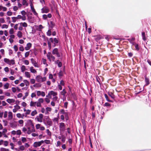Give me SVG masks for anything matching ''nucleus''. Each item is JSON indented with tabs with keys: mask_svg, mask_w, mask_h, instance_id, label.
I'll use <instances>...</instances> for the list:
<instances>
[{
	"mask_svg": "<svg viewBox=\"0 0 151 151\" xmlns=\"http://www.w3.org/2000/svg\"><path fill=\"white\" fill-rule=\"evenodd\" d=\"M35 79L37 82L41 83L45 81L47 78L46 77H42L41 76L38 75L36 76Z\"/></svg>",
	"mask_w": 151,
	"mask_h": 151,
	"instance_id": "nucleus-1",
	"label": "nucleus"
},
{
	"mask_svg": "<svg viewBox=\"0 0 151 151\" xmlns=\"http://www.w3.org/2000/svg\"><path fill=\"white\" fill-rule=\"evenodd\" d=\"M53 55H56L58 58H60L62 56V53L61 52H59L58 49L57 48L54 49L52 52Z\"/></svg>",
	"mask_w": 151,
	"mask_h": 151,
	"instance_id": "nucleus-2",
	"label": "nucleus"
},
{
	"mask_svg": "<svg viewBox=\"0 0 151 151\" xmlns=\"http://www.w3.org/2000/svg\"><path fill=\"white\" fill-rule=\"evenodd\" d=\"M47 57L50 62L54 61L55 59V57L53 55L52 53L50 52L47 53Z\"/></svg>",
	"mask_w": 151,
	"mask_h": 151,
	"instance_id": "nucleus-3",
	"label": "nucleus"
},
{
	"mask_svg": "<svg viewBox=\"0 0 151 151\" xmlns=\"http://www.w3.org/2000/svg\"><path fill=\"white\" fill-rule=\"evenodd\" d=\"M4 60L5 63L10 65H13L15 63V60L13 59L9 60L7 58H4Z\"/></svg>",
	"mask_w": 151,
	"mask_h": 151,
	"instance_id": "nucleus-4",
	"label": "nucleus"
},
{
	"mask_svg": "<svg viewBox=\"0 0 151 151\" xmlns=\"http://www.w3.org/2000/svg\"><path fill=\"white\" fill-rule=\"evenodd\" d=\"M19 26L18 27L19 30L22 31L23 30V27L25 28L27 27V24L26 22H21L19 23Z\"/></svg>",
	"mask_w": 151,
	"mask_h": 151,
	"instance_id": "nucleus-5",
	"label": "nucleus"
},
{
	"mask_svg": "<svg viewBox=\"0 0 151 151\" xmlns=\"http://www.w3.org/2000/svg\"><path fill=\"white\" fill-rule=\"evenodd\" d=\"M7 131V129L6 128L3 129L2 132L0 131V138L2 137L6 138L8 137V136L6 134Z\"/></svg>",
	"mask_w": 151,
	"mask_h": 151,
	"instance_id": "nucleus-6",
	"label": "nucleus"
},
{
	"mask_svg": "<svg viewBox=\"0 0 151 151\" xmlns=\"http://www.w3.org/2000/svg\"><path fill=\"white\" fill-rule=\"evenodd\" d=\"M57 94L58 93L57 92L51 91L48 92L47 95H46V97L51 98L52 96L53 97L55 96H56Z\"/></svg>",
	"mask_w": 151,
	"mask_h": 151,
	"instance_id": "nucleus-7",
	"label": "nucleus"
},
{
	"mask_svg": "<svg viewBox=\"0 0 151 151\" xmlns=\"http://www.w3.org/2000/svg\"><path fill=\"white\" fill-rule=\"evenodd\" d=\"M59 130L60 132H63L65 129V125L64 123L63 122H61L59 123Z\"/></svg>",
	"mask_w": 151,
	"mask_h": 151,
	"instance_id": "nucleus-8",
	"label": "nucleus"
},
{
	"mask_svg": "<svg viewBox=\"0 0 151 151\" xmlns=\"http://www.w3.org/2000/svg\"><path fill=\"white\" fill-rule=\"evenodd\" d=\"M44 142L43 140H41L39 142H36L33 144V146L35 148L40 146Z\"/></svg>",
	"mask_w": 151,
	"mask_h": 151,
	"instance_id": "nucleus-9",
	"label": "nucleus"
},
{
	"mask_svg": "<svg viewBox=\"0 0 151 151\" xmlns=\"http://www.w3.org/2000/svg\"><path fill=\"white\" fill-rule=\"evenodd\" d=\"M43 117V115L42 114H40L38 116H37L35 118L36 120L39 122H42V119Z\"/></svg>",
	"mask_w": 151,
	"mask_h": 151,
	"instance_id": "nucleus-10",
	"label": "nucleus"
},
{
	"mask_svg": "<svg viewBox=\"0 0 151 151\" xmlns=\"http://www.w3.org/2000/svg\"><path fill=\"white\" fill-rule=\"evenodd\" d=\"M21 133L22 132L20 130H18L17 131L13 130L11 132V135H14L16 134L20 135L21 134Z\"/></svg>",
	"mask_w": 151,
	"mask_h": 151,
	"instance_id": "nucleus-11",
	"label": "nucleus"
},
{
	"mask_svg": "<svg viewBox=\"0 0 151 151\" xmlns=\"http://www.w3.org/2000/svg\"><path fill=\"white\" fill-rule=\"evenodd\" d=\"M27 123L32 128V132H35V130L34 128V125L33 124L32 121L30 120H29L28 121Z\"/></svg>",
	"mask_w": 151,
	"mask_h": 151,
	"instance_id": "nucleus-12",
	"label": "nucleus"
},
{
	"mask_svg": "<svg viewBox=\"0 0 151 151\" xmlns=\"http://www.w3.org/2000/svg\"><path fill=\"white\" fill-rule=\"evenodd\" d=\"M36 128L37 129H40L41 131H44L45 129V127L41 125L40 124H37L35 125Z\"/></svg>",
	"mask_w": 151,
	"mask_h": 151,
	"instance_id": "nucleus-13",
	"label": "nucleus"
},
{
	"mask_svg": "<svg viewBox=\"0 0 151 151\" xmlns=\"http://www.w3.org/2000/svg\"><path fill=\"white\" fill-rule=\"evenodd\" d=\"M35 92L37 96H41L42 97H44L45 96V94L44 91H37Z\"/></svg>",
	"mask_w": 151,
	"mask_h": 151,
	"instance_id": "nucleus-14",
	"label": "nucleus"
},
{
	"mask_svg": "<svg viewBox=\"0 0 151 151\" xmlns=\"http://www.w3.org/2000/svg\"><path fill=\"white\" fill-rule=\"evenodd\" d=\"M49 11V9L48 8L46 7H44L42 9H41V12L42 13H47Z\"/></svg>",
	"mask_w": 151,
	"mask_h": 151,
	"instance_id": "nucleus-15",
	"label": "nucleus"
},
{
	"mask_svg": "<svg viewBox=\"0 0 151 151\" xmlns=\"http://www.w3.org/2000/svg\"><path fill=\"white\" fill-rule=\"evenodd\" d=\"M47 41L48 47L49 49H50L51 48V43H54V39L52 38H50Z\"/></svg>",
	"mask_w": 151,
	"mask_h": 151,
	"instance_id": "nucleus-16",
	"label": "nucleus"
},
{
	"mask_svg": "<svg viewBox=\"0 0 151 151\" xmlns=\"http://www.w3.org/2000/svg\"><path fill=\"white\" fill-rule=\"evenodd\" d=\"M47 118L46 119V122L47 124L49 126H51L52 124V122L51 119H50L49 117L47 116Z\"/></svg>",
	"mask_w": 151,
	"mask_h": 151,
	"instance_id": "nucleus-17",
	"label": "nucleus"
},
{
	"mask_svg": "<svg viewBox=\"0 0 151 151\" xmlns=\"http://www.w3.org/2000/svg\"><path fill=\"white\" fill-rule=\"evenodd\" d=\"M6 101L9 104H13L15 103V100L14 99H6Z\"/></svg>",
	"mask_w": 151,
	"mask_h": 151,
	"instance_id": "nucleus-18",
	"label": "nucleus"
},
{
	"mask_svg": "<svg viewBox=\"0 0 151 151\" xmlns=\"http://www.w3.org/2000/svg\"><path fill=\"white\" fill-rule=\"evenodd\" d=\"M34 27L36 29L39 31H41L42 29L43 28V27L41 25H40L39 26L35 25Z\"/></svg>",
	"mask_w": 151,
	"mask_h": 151,
	"instance_id": "nucleus-19",
	"label": "nucleus"
},
{
	"mask_svg": "<svg viewBox=\"0 0 151 151\" xmlns=\"http://www.w3.org/2000/svg\"><path fill=\"white\" fill-rule=\"evenodd\" d=\"M29 70L30 72L32 73L36 74L37 73L36 70L33 66H31L29 68Z\"/></svg>",
	"mask_w": 151,
	"mask_h": 151,
	"instance_id": "nucleus-20",
	"label": "nucleus"
},
{
	"mask_svg": "<svg viewBox=\"0 0 151 151\" xmlns=\"http://www.w3.org/2000/svg\"><path fill=\"white\" fill-rule=\"evenodd\" d=\"M32 44L30 43H27L26 46L25 47V49L26 50H28L30 49L32 47Z\"/></svg>",
	"mask_w": 151,
	"mask_h": 151,
	"instance_id": "nucleus-21",
	"label": "nucleus"
},
{
	"mask_svg": "<svg viewBox=\"0 0 151 151\" xmlns=\"http://www.w3.org/2000/svg\"><path fill=\"white\" fill-rule=\"evenodd\" d=\"M14 108L13 109V111L14 113L16 112L20 108V106L17 105L14 106Z\"/></svg>",
	"mask_w": 151,
	"mask_h": 151,
	"instance_id": "nucleus-22",
	"label": "nucleus"
},
{
	"mask_svg": "<svg viewBox=\"0 0 151 151\" xmlns=\"http://www.w3.org/2000/svg\"><path fill=\"white\" fill-rule=\"evenodd\" d=\"M17 17V19H22L23 21L25 20L26 19V17H23L22 16L20 15H18Z\"/></svg>",
	"mask_w": 151,
	"mask_h": 151,
	"instance_id": "nucleus-23",
	"label": "nucleus"
},
{
	"mask_svg": "<svg viewBox=\"0 0 151 151\" xmlns=\"http://www.w3.org/2000/svg\"><path fill=\"white\" fill-rule=\"evenodd\" d=\"M22 5L25 6H27L29 5V3L27 2L26 0H22Z\"/></svg>",
	"mask_w": 151,
	"mask_h": 151,
	"instance_id": "nucleus-24",
	"label": "nucleus"
},
{
	"mask_svg": "<svg viewBox=\"0 0 151 151\" xmlns=\"http://www.w3.org/2000/svg\"><path fill=\"white\" fill-rule=\"evenodd\" d=\"M21 31L19 30L17 32V36L19 38H22L23 36L22 33Z\"/></svg>",
	"mask_w": 151,
	"mask_h": 151,
	"instance_id": "nucleus-25",
	"label": "nucleus"
},
{
	"mask_svg": "<svg viewBox=\"0 0 151 151\" xmlns=\"http://www.w3.org/2000/svg\"><path fill=\"white\" fill-rule=\"evenodd\" d=\"M24 75L25 77L27 78H29L31 77V74L28 71L25 72Z\"/></svg>",
	"mask_w": 151,
	"mask_h": 151,
	"instance_id": "nucleus-26",
	"label": "nucleus"
},
{
	"mask_svg": "<svg viewBox=\"0 0 151 151\" xmlns=\"http://www.w3.org/2000/svg\"><path fill=\"white\" fill-rule=\"evenodd\" d=\"M8 117L9 119H12L13 117V114L12 112L9 111L8 113Z\"/></svg>",
	"mask_w": 151,
	"mask_h": 151,
	"instance_id": "nucleus-27",
	"label": "nucleus"
},
{
	"mask_svg": "<svg viewBox=\"0 0 151 151\" xmlns=\"http://www.w3.org/2000/svg\"><path fill=\"white\" fill-rule=\"evenodd\" d=\"M45 114H49V112H50L52 110V109L50 107H47L46 108Z\"/></svg>",
	"mask_w": 151,
	"mask_h": 151,
	"instance_id": "nucleus-28",
	"label": "nucleus"
},
{
	"mask_svg": "<svg viewBox=\"0 0 151 151\" xmlns=\"http://www.w3.org/2000/svg\"><path fill=\"white\" fill-rule=\"evenodd\" d=\"M132 45H134L135 47V49L136 50H138L139 49V45L138 44L136 43H132Z\"/></svg>",
	"mask_w": 151,
	"mask_h": 151,
	"instance_id": "nucleus-29",
	"label": "nucleus"
},
{
	"mask_svg": "<svg viewBox=\"0 0 151 151\" xmlns=\"http://www.w3.org/2000/svg\"><path fill=\"white\" fill-rule=\"evenodd\" d=\"M30 106L31 107H35L36 106V102L31 101L30 103Z\"/></svg>",
	"mask_w": 151,
	"mask_h": 151,
	"instance_id": "nucleus-30",
	"label": "nucleus"
},
{
	"mask_svg": "<svg viewBox=\"0 0 151 151\" xmlns=\"http://www.w3.org/2000/svg\"><path fill=\"white\" fill-rule=\"evenodd\" d=\"M9 83H6L4 86V89H7L9 88Z\"/></svg>",
	"mask_w": 151,
	"mask_h": 151,
	"instance_id": "nucleus-31",
	"label": "nucleus"
},
{
	"mask_svg": "<svg viewBox=\"0 0 151 151\" xmlns=\"http://www.w3.org/2000/svg\"><path fill=\"white\" fill-rule=\"evenodd\" d=\"M23 82L26 86H28L29 85V82L27 80H24Z\"/></svg>",
	"mask_w": 151,
	"mask_h": 151,
	"instance_id": "nucleus-32",
	"label": "nucleus"
},
{
	"mask_svg": "<svg viewBox=\"0 0 151 151\" xmlns=\"http://www.w3.org/2000/svg\"><path fill=\"white\" fill-rule=\"evenodd\" d=\"M37 112L36 110H35L32 112L31 113V115L32 116H34L36 114H37Z\"/></svg>",
	"mask_w": 151,
	"mask_h": 151,
	"instance_id": "nucleus-33",
	"label": "nucleus"
},
{
	"mask_svg": "<svg viewBox=\"0 0 151 151\" xmlns=\"http://www.w3.org/2000/svg\"><path fill=\"white\" fill-rule=\"evenodd\" d=\"M33 86L35 88H40L41 87V85L40 83H36L33 85Z\"/></svg>",
	"mask_w": 151,
	"mask_h": 151,
	"instance_id": "nucleus-34",
	"label": "nucleus"
},
{
	"mask_svg": "<svg viewBox=\"0 0 151 151\" xmlns=\"http://www.w3.org/2000/svg\"><path fill=\"white\" fill-rule=\"evenodd\" d=\"M21 71L22 72H23L26 70L25 66L24 65H22L21 67Z\"/></svg>",
	"mask_w": 151,
	"mask_h": 151,
	"instance_id": "nucleus-35",
	"label": "nucleus"
},
{
	"mask_svg": "<svg viewBox=\"0 0 151 151\" xmlns=\"http://www.w3.org/2000/svg\"><path fill=\"white\" fill-rule=\"evenodd\" d=\"M9 33L10 35L13 34L14 33V30L13 28H11L9 31Z\"/></svg>",
	"mask_w": 151,
	"mask_h": 151,
	"instance_id": "nucleus-36",
	"label": "nucleus"
},
{
	"mask_svg": "<svg viewBox=\"0 0 151 151\" xmlns=\"http://www.w3.org/2000/svg\"><path fill=\"white\" fill-rule=\"evenodd\" d=\"M21 13L23 17H26V13L23 10L21 12Z\"/></svg>",
	"mask_w": 151,
	"mask_h": 151,
	"instance_id": "nucleus-37",
	"label": "nucleus"
},
{
	"mask_svg": "<svg viewBox=\"0 0 151 151\" xmlns=\"http://www.w3.org/2000/svg\"><path fill=\"white\" fill-rule=\"evenodd\" d=\"M142 39L145 41L146 40V38L145 36V34L144 32H142Z\"/></svg>",
	"mask_w": 151,
	"mask_h": 151,
	"instance_id": "nucleus-38",
	"label": "nucleus"
},
{
	"mask_svg": "<svg viewBox=\"0 0 151 151\" xmlns=\"http://www.w3.org/2000/svg\"><path fill=\"white\" fill-rule=\"evenodd\" d=\"M54 45L53 46L54 47L55 46V44L58 43V40L56 38H54Z\"/></svg>",
	"mask_w": 151,
	"mask_h": 151,
	"instance_id": "nucleus-39",
	"label": "nucleus"
},
{
	"mask_svg": "<svg viewBox=\"0 0 151 151\" xmlns=\"http://www.w3.org/2000/svg\"><path fill=\"white\" fill-rule=\"evenodd\" d=\"M12 22L13 23L15 22L17 19V17H13L12 18Z\"/></svg>",
	"mask_w": 151,
	"mask_h": 151,
	"instance_id": "nucleus-40",
	"label": "nucleus"
},
{
	"mask_svg": "<svg viewBox=\"0 0 151 151\" xmlns=\"http://www.w3.org/2000/svg\"><path fill=\"white\" fill-rule=\"evenodd\" d=\"M66 93V91L65 90V89H64L62 91L60 92V93L61 94V95H63V96H65V94Z\"/></svg>",
	"mask_w": 151,
	"mask_h": 151,
	"instance_id": "nucleus-41",
	"label": "nucleus"
},
{
	"mask_svg": "<svg viewBox=\"0 0 151 151\" xmlns=\"http://www.w3.org/2000/svg\"><path fill=\"white\" fill-rule=\"evenodd\" d=\"M25 149V147L23 145H21L19 147V150L21 151L24 150Z\"/></svg>",
	"mask_w": 151,
	"mask_h": 151,
	"instance_id": "nucleus-42",
	"label": "nucleus"
},
{
	"mask_svg": "<svg viewBox=\"0 0 151 151\" xmlns=\"http://www.w3.org/2000/svg\"><path fill=\"white\" fill-rule=\"evenodd\" d=\"M58 97L57 96H55L53 97V98H52V99L53 101H57L58 102Z\"/></svg>",
	"mask_w": 151,
	"mask_h": 151,
	"instance_id": "nucleus-43",
	"label": "nucleus"
},
{
	"mask_svg": "<svg viewBox=\"0 0 151 151\" xmlns=\"http://www.w3.org/2000/svg\"><path fill=\"white\" fill-rule=\"evenodd\" d=\"M31 10H32V12H33V13L34 14V15H35L38 17V14L36 12L35 9Z\"/></svg>",
	"mask_w": 151,
	"mask_h": 151,
	"instance_id": "nucleus-44",
	"label": "nucleus"
},
{
	"mask_svg": "<svg viewBox=\"0 0 151 151\" xmlns=\"http://www.w3.org/2000/svg\"><path fill=\"white\" fill-rule=\"evenodd\" d=\"M29 2L30 3V6L31 9V10H32L33 9H34V8L33 7L32 1L30 0Z\"/></svg>",
	"mask_w": 151,
	"mask_h": 151,
	"instance_id": "nucleus-45",
	"label": "nucleus"
},
{
	"mask_svg": "<svg viewBox=\"0 0 151 151\" xmlns=\"http://www.w3.org/2000/svg\"><path fill=\"white\" fill-rule=\"evenodd\" d=\"M41 104L42 103L44 102V99L42 98H40L38 99V101Z\"/></svg>",
	"mask_w": 151,
	"mask_h": 151,
	"instance_id": "nucleus-46",
	"label": "nucleus"
},
{
	"mask_svg": "<svg viewBox=\"0 0 151 151\" xmlns=\"http://www.w3.org/2000/svg\"><path fill=\"white\" fill-rule=\"evenodd\" d=\"M8 27V25L6 24H4L2 25L1 28L2 29L6 28L7 29Z\"/></svg>",
	"mask_w": 151,
	"mask_h": 151,
	"instance_id": "nucleus-47",
	"label": "nucleus"
},
{
	"mask_svg": "<svg viewBox=\"0 0 151 151\" xmlns=\"http://www.w3.org/2000/svg\"><path fill=\"white\" fill-rule=\"evenodd\" d=\"M42 62L44 64H46V66H47V64L46 63V60L44 58H42Z\"/></svg>",
	"mask_w": 151,
	"mask_h": 151,
	"instance_id": "nucleus-48",
	"label": "nucleus"
},
{
	"mask_svg": "<svg viewBox=\"0 0 151 151\" xmlns=\"http://www.w3.org/2000/svg\"><path fill=\"white\" fill-rule=\"evenodd\" d=\"M30 53V51H27L24 54V56L25 58L27 57L29 55Z\"/></svg>",
	"mask_w": 151,
	"mask_h": 151,
	"instance_id": "nucleus-49",
	"label": "nucleus"
},
{
	"mask_svg": "<svg viewBox=\"0 0 151 151\" xmlns=\"http://www.w3.org/2000/svg\"><path fill=\"white\" fill-rule=\"evenodd\" d=\"M18 25H19V23L15 24L14 27V29L15 30H17L18 29Z\"/></svg>",
	"mask_w": 151,
	"mask_h": 151,
	"instance_id": "nucleus-50",
	"label": "nucleus"
},
{
	"mask_svg": "<svg viewBox=\"0 0 151 151\" xmlns=\"http://www.w3.org/2000/svg\"><path fill=\"white\" fill-rule=\"evenodd\" d=\"M17 116L19 118H23V116H22L21 114L20 113H18L16 114Z\"/></svg>",
	"mask_w": 151,
	"mask_h": 151,
	"instance_id": "nucleus-51",
	"label": "nucleus"
},
{
	"mask_svg": "<svg viewBox=\"0 0 151 151\" xmlns=\"http://www.w3.org/2000/svg\"><path fill=\"white\" fill-rule=\"evenodd\" d=\"M19 51L22 52L24 50V47L22 45H21V46L19 47Z\"/></svg>",
	"mask_w": 151,
	"mask_h": 151,
	"instance_id": "nucleus-52",
	"label": "nucleus"
},
{
	"mask_svg": "<svg viewBox=\"0 0 151 151\" xmlns=\"http://www.w3.org/2000/svg\"><path fill=\"white\" fill-rule=\"evenodd\" d=\"M36 105L37 107H40L41 106V104L38 101L36 102Z\"/></svg>",
	"mask_w": 151,
	"mask_h": 151,
	"instance_id": "nucleus-53",
	"label": "nucleus"
},
{
	"mask_svg": "<svg viewBox=\"0 0 151 151\" xmlns=\"http://www.w3.org/2000/svg\"><path fill=\"white\" fill-rule=\"evenodd\" d=\"M28 130L27 131V133L28 134H30L32 132V129H31V130L30 128V127L28 128Z\"/></svg>",
	"mask_w": 151,
	"mask_h": 151,
	"instance_id": "nucleus-54",
	"label": "nucleus"
},
{
	"mask_svg": "<svg viewBox=\"0 0 151 151\" xmlns=\"http://www.w3.org/2000/svg\"><path fill=\"white\" fill-rule=\"evenodd\" d=\"M30 82L31 84H33L35 83V79L32 78L30 79Z\"/></svg>",
	"mask_w": 151,
	"mask_h": 151,
	"instance_id": "nucleus-55",
	"label": "nucleus"
},
{
	"mask_svg": "<svg viewBox=\"0 0 151 151\" xmlns=\"http://www.w3.org/2000/svg\"><path fill=\"white\" fill-rule=\"evenodd\" d=\"M14 49V51L16 52L18 50V47L17 45H14L13 47Z\"/></svg>",
	"mask_w": 151,
	"mask_h": 151,
	"instance_id": "nucleus-56",
	"label": "nucleus"
},
{
	"mask_svg": "<svg viewBox=\"0 0 151 151\" xmlns=\"http://www.w3.org/2000/svg\"><path fill=\"white\" fill-rule=\"evenodd\" d=\"M9 144L8 142L7 141H4L3 143L4 145L5 146H7Z\"/></svg>",
	"mask_w": 151,
	"mask_h": 151,
	"instance_id": "nucleus-57",
	"label": "nucleus"
},
{
	"mask_svg": "<svg viewBox=\"0 0 151 151\" xmlns=\"http://www.w3.org/2000/svg\"><path fill=\"white\" fill-rule=\"evenodd\" d=\"M17 55L18 58H21L22 56L21 53L20 52H17Z\"/></svg>",
	"mask_w": 151,
	"mask_h": 151,
	"instance_id": "nucleus-58",
	"label": "nucleus"
},
{
	"mask_svg": "<svg viewBox=\"0 0 151 151\" xmlns=\"http://www.w3.org/2000/svg\"><path fill=\"white\" fill-rule=\"evenodd\" d=\"M41 111L42 113L45 114L46 110L43 107L41 108Z\"/></svg>",
	"mask_w": 151,
	"mask_h": 151,
	"instance_id": "nucleus-59",
	"label": "nucleus"
},
{
	"mask_svg": "<svg viewBox=\"0 0 151 151\" xmlns=\"http://www.w3.org/2000/svg\"><path fill=\"white\" fill-rule=\"evenodd\" d=\"M36 92H35L32 93L31 95V97L32 98H33L34 97H35L36 96Z\"/></svg>",
	"mask_w": 151,
	"mask_h": 151,
	"instance_id": "nucleus-60",
	"label": "nucleus"
},
{
	"mask_svg": "<svg viewBox=\"0 0 151 151\" xmlns=\"http://www.w3.org/2000/svg\"><path fill=\"white\" fill-rule=\"evenodd\" d=\"M47 35L48 36H50L51 35V32L50 29L47 32Z\"/></svg>",
	"mask_w": 151,
	"mask_h": 151,
	"instance_id": "nucleus-61",
	"label": "nucleus"
},
{
	"mask_svg": "<svg viewBox=\"0 0 151 151\" xmlns=\"http://www.w3.org/2000/svg\"><path fill=\"white\" fill-rule=\"evenodd\" d=\"M63 115H64V117H65L66 120H68V117L67 113V112H65Z\"/></svg>",
	"mask_w": 151,
	"mask_h": 151,
	"instance_id": "nucleus-62",
	"label": "nucleus"
},
{
	"mask_svg": "<svg viewBox=\"0 0 151 151\" xmlns=\"http://www.w3.org/2000/svg\"><path fill=\"white\" fill-rule=\"evenodd\" d=\"M21 140L22 142H24L27 141L26 138L24 137H22L21 138Z\"/></svg>",
	"mask_w": 151,
	"mask_h": 151,
	"instance_id": "nucleus-63",
	"label": "nucleus"
},
{
	"mask_svg": "<svg viewBox=\"0 0 151 151\" xmlns=\"http://www.w3.org/2000/svg\"><path fill=\"white\" fill-rule=\"evenodd\" d=\"M0 151H9V150L4 148H0Z\"/></svg>",
	"mask_w": 151,
	"mask_h": 151,
	"instance_id": "nucleus-64",
	"label": "nucleus"
}]
</instances>
